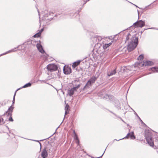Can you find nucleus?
I'll use <instances>...</instances> for the list:
<instances>
[{
  "label": "nucleus",
  "instance_id": "f257e3e1",
  "mask_svg": "<svg viewBox=\"0 0 158 158\" xmlns=\"http://www.w3.org/2000/svg\"><path fill=\"white\" fill-rule=\"evenodd\" d=\"M138 37L134 36L132 37L131 42L127 45V49L129 51H131L136 47L138 44Z\"/></svg>",
  "mask_w": 158,
  "mask_h": 158
},
{
  "label": "nucleus",
  "instance_id": "f03ea898",
  "mask_svg": "<svg viewBox=\"0 0 158 158\" xmlns=\"http://www.w3.org/2000/svg\"><path fill=\"white\" fill-rule=\"evenodd\" d=\"M145 137L148 144L151 147H153L154 143L152 139V134L150 131L146 130L145 131Z\"/></svg>",
  "mask_w": 158,
  "mask_h": 158
},
{
  "label": "nucleus",
  "instance_id": "7ed1b4c3",
  "mask_svg": "<svg viewBox=\"0 0 158 158\" xmlns=\"http://www.w3.org/2000/svg\"><path fill=\"white\" fill-rule=\"evenodd\" d=\"M97 77L95 76H93L91 77L89 80L87 82L85 86L83 89H84L87 87H89L91 86V84L95 82V81L96 80Z\"/></svg>",
  "mask_w": 158,
  "mask_h": 158
},
{
  "label": "nucleus",
  "instance_id": "20e7f679",
  "mask_svg": "<svg viewBox=\"0 0 158 158\" xmlns=\"http://www.w3.org/2000/svg\"><path fill=\"white\" fill-rule=\"evenodd\" d=\"M47 68L48 70L50 72L56 71L58 69L57 66L53 64H50L48 65Z\"/></svg>",
  "mask_w": 158,
  "mask_h": 158
},
{
  "label": "nucleus",
  "instance_id": "39448f33",
  "mask_svg": "<svg viewBox=\"0 0 158 158\" xmlns=\"http://www.w3.org/2000/svg\"><path fill=\"white\" fill-rule=\"evenodd\" d=\"M145 24V22L142 20H139L135 23L132 26L136 27H142Z\"/></svg>",
  "mask_w": 158,
  "mask_h": 158
},
{
  "label": "nucleus",
  "instance_id": "423d86ee",
  "mask_svg": "<svg viewBox=\"0 0 158 158\" xmlns=\"http://www.w3.org/2000/svg\"><path fill=\"white\" fill-rule=\"evenodd\" d=\"M80 86V84L74 87L73 88H72L69 91L68 93L69 95L70 96H72L74 94V92L75 91H77V89H78Z\"/></svg>",
  "mask_w": 158,
  "mask_h": 158
},
{
  "label": "nucleus",
  "instance_id": "0eeeda50",
  "mask_svg": "<svg viewBox=\"0 0 158 158\" xmlns=\"http://www.w3.org/2000/svg\"><path fill=\"white\" fill-rule=\"evenodd\" d=\"M130 138L131 139H135V136H134V132L133 131H131L130 133H128L127 134V136L121 139H119L118 140H116V139H115L114 140H116L117 141H119L120 140L126 138L128 139V138Z\"/></svg>",
  "mask_w": 158,
  "mask_h": 158
},
{
  "label": "nucleus",
  "instance_id": "6e6552de",
  "mask_svg": "<svg viewBox=\"0 0 158 158\" xmlns=\"http://www.w3.org/2000/svg\"><path fill=\"white\" fill-rule=\"evenodd\" d=\"M13 109L14 107L12 106H10L8 109L7 111L3 115H6L8 117L12 115Z\"/></svg>",
  "mask_w": 158,
  "mask_h": 158
},
{
  "label": "nucleus",
  "instance_id": "1a4fd4ad",
  "mask_svg": "<svg viewBox=\"0 0 158 158\" xmlns=\"http://www.w3.org/2000/svg\"><path fill=\"white\" fill-rule=\"evenodd\" d=\"M102 39V37L98 36H96L92 38V41L95 44H98L99 41L101 40Z\"/></svg>",
  "mask_w": 158,
  "mask_h": 158
},
{
  "label": "nucleus",
  "instance_id": "9d476101",
  "mask_svg": "<svg viewBox=\"0 0 158 158\" xmlns=\"http://www.w3.org/2000/svg\"><path fill=\"white\" fill-rule=\"evenodd\" d=\"M64 73L65 74H69L71 72V69L69 66H64L63 68Z\"/></svg>",
  "mask_w": 158,
  "mask_h": 158
},
{
  "label": "nucleus",
  "instance_id": "9b49d317",
  "mask_svg": "<svg viewBox=\"0 0 158 158\" xmlns=\"http://www.w3.org/2000/svg\"><path fill=\"white\" fill-rule=\"evenodd\" d=\"M101 97L103 99H109L110 100H111L113 98V96L112 95H109L108 94H106L104 95H103L101 96Z\"/></svg>",
  "mask_w": 158,
  "mask_h": 158
},
{
  "label": "nucleus",
  "instance_id": "f8f14e48",
  "mask_svg": "<svg viewBox=\"0 0 158 158\" xmlns=\"http://www.w3.org/2000/svg\"><path fill=\"white\" fill-rule=\"evenodd\" d=\"M41 156L43 158H46L48 157V154L46 148H44L42 150Z\"/></svg>",
  "mask_w": 158,
  "mask_h": 158
},
{
  "label": "nucleus",
  "instance_id": "ddd939ff",
  "mask_svg": "<svg viewBox=\"0 0 158 158\" xmlns=\"http://www.w3.org/2000/svg\"><path fill=\"white\" fill-rule=\"evenodd\" d=\"M36 47L37 49L40 52L42 53H44L45 52V51L44 50L41 44H37Z\"/></svg>",
  "mask_w": 158,
  "mask_h": 158
},
{
  "label": "nucleus",
  "instance_id": "4468645a",
  "mask_svg": "<svg viewBox=\"0 0 158 158\" xmlns=\"http://www.w3.org/2000/svg\"><path fill=\"white\" fill-rule=\"evenodd\" d=\"M153 64V62L150 61H146L144 62L142 64L143 65H145V66L148 65H151Z\"/></svg>",
  "mask_w": 158,
  "mask_h": 158
},
{
  "label": "nucleus",
  "instance_id": "2eb2a0df",
  "mask_svg": "<svg viewBox=\"0 0 158 158\" xmlns=\"http://www.w3.org/2000/svg\"><path fill=\"white\" fill-rule=\"evenodd\" d=\"M81 61V60H78L77 61L74 62L72 65V67L74 68H75L76 66L79 64Z\"/></svg>",
  "mask_w": 158,
  "mask_h": 158
},
{
  "label": "nucleus",
  "instance_id": "dca6fc26",
  "mask_svg": "<svg viewBox=\"0 0 158 158\" xmlns=\"http://www.w3.org/2000/svg\"><path fill=\"white\" fill-rule=\"evenodd\" d=\"M31 83H28L26 84H25L24 85H23V86H22V87L20 88L17 89V90L16 91H17L19 90L20 89H21L23 88H25L27 87H29L31 86Z\"/></svg>",
  "mask_w": 158,
  "mask_h": 158
},
{
  "label": "nucleus",
  "instance_id": "f3484780",
  "mask_svg": "<svg viewBox=\"0 0 158 158\" xmlns=\"http://www.w3.org/2000/svg\"><path fill=\"white\" fill-rule=\"evenodd\" d=\"M19 47V46H18L17 48H14V49H11V50H10L7 52H6L4 53H3V54H1L0 55V56H2L4 55H5V54H6L7 53H9L10 52H15L16 51V49L18 48Z\"/></svg>",
  "mask_w": 158,
  "mask_h": 158
},
{
  "label": "nucleus",
  "instance_id": "a211bd4d",
  "mask_svg": "<svg viewBox=\"0 0 158 158\" xmlns=\"http://www.w3.org/2000/svg\"><path fill=\"white\" fill-rule=\"evenodd\" d=\"M113 42V41H111V42L109 43L105 44H103V48L105 50L107 48L109 47L110 46L111 44Z\"/></svg>",
  "mask_w": 158,
  "mask_h": 158
},
{
  "label": "nucleus",
  "instance_id": "6ab92c4d",
  "mask_svg": "<svg viewBox=\"0 0 158 158\" xmlns=\"http://www.w3.org/2000/svg\"><path fill=\"white\" fill-rule=\"evenodd\" d=\"M69 106L68 104H67L65 107V115L69 112Z\"/></svg>",
  "mask_w": 158,
  "mask_h": 158
},
{
  "label": "nucleus",
  "instance_id": "aec40b11",
  "mask_svg": "<svg viewBox=\"0 0 158 158\" xmlns=\"http://www.w3.org/2000/svg\"><path fill=\"white\" fill-rule=\"evenodd\" d=\"M153 73L158 72V67H152L150 69Z\"/></svg>",
  "mask_w": 158,
  "mask_h": 158
},
{
  "label": "nucleus",
  "instance_id": "412c9836",
  "mask_svg": "<svg viewBox=\"0 0 158 158\" xmlns=\"http://www.w3.org/2000/svg\"><path fill=\"white\" fill-rule=\"evenodd\" d=\"M116 73V69H114L113 71H112L110 73V74H108V76H110L114 74H115Z\"/></svg>",
  "mask_w": 158,
  "mask_h": 158
},
{
  "label": "nucleus",
  "instance_id": "4be33fe9",
  "mask_svg": "<svg viewBox=\"0 0 158 158\" xmlns=\"http://www.w3.org/2000/svg\"><path fill=\"white\" fill-rule=\"evenodd\" d=\"M131 36V35L129 33H127V35L126 36V42L128 40L130 39V38Z\"/></svg>",
  "mask_w": 158,
  "mask_h": 158
},
{
  "label": "nucleus",
  "instance_id": "5701e85b",
  "mask_svg": "<svg viewBox=\"0 0 158 158\" xmlns=\"http://www.w3.org/2000/svg\"><path fill=\"white\" fill-rule=\"evenodd\" d=\"M73 132L74 134V139H75L76 141H77V140H79L77 134H76V133L75 132V131H73Z\"/></svg>",
  "mask_w": 158,
  "mask_h": 158
},
{
  "label": "nucleus",
  "instance_id": "b1692460",
  "mask_svg": "<svg viewBox=\"0 0 158 158\" xmlns=\"http://www.w3.org/2000/svg\"><path fill=\"white\" fill-rule=\"evenodd\" d=\"M41 35V34L38 32V33H37L35 34L34 35V37H39Z\"/></svg>",
  "mask_w": 158,
  "mask_h": 158
},
{
  "label": "nucleus",
  "instance_id": "393cba45",
  "mask_svg": "<svg viewBox=\"0 0 158 158\" xmlns=\"http://www.w3.org/2000/svg\"><path fill=\"white\" fill-rule=\"evenodd\" d=\"M143 58V55H140L139 56L138 58V60H142Z\"/></svg>",
  "mask_w": 158,
  "mask_h": 158
},
{
  "label": "nucleus",
  "instance_id": "a878e982",
  "mask_svg": "<svg viewBox=\"0 0 158 158\" xmlns=\"http://www.w3.org/2000/svg\"><path fill=\"white\" fill-rule=\"evenodd\" d=\"M16 91H15V94L14 95V97H13V102H12V105L11 106H12L13 105V104H14L15 103V95H16Z\"/></svg>",
  "mask_w": 158,
  "mask_h": 158
},
{
  "label": "nucleus",
  "instance_id": "bb28decb",
  "mask_svg": "<svg viewBox=\"0 0 158 158\" xmlns=\"http://www.w3.org/2000/svg\"><path fill=\"white\" fill-rule=\"evenodd\" d=\"M3 119V118H0V125L4 123Z\"/></svg>",
  "mask_w": 158,
  "mask_h": 158
},
{
  "label": "nucleus",
  "instance_id": "cd10ccee",
  "mask_svg": "<svg viewBox=\"0 0 158 158\" xmlns=\"http://www.w3.org/2000/svg\"><path fill=\"white\" fill-rule=\"evenodd\" d=\"M9 118L8 119V120L10 122H12L13 121V120L12 117V115L10 116H9Z\"/></svg>",
  "mask_w": 158,
  "mask_h": 158
},
{
  "label": "nucleus",
  "instance_id": "c85d7f7f",
  "mask_svg": "<svg viewBox=\"0 0 158 158\" xmlns=\"http://www.w3.org/2000/svg\"><path fill=\"white\" fill-rule=\"evenodd\" d=\"M76 143L77 146L80 145V141L79 140H78L76 141Z\"/></svg>",
  "mask_w": 158,
  "mask_h": 158
},
{
  "label": "nucleus",
  "instance_id": "c756f323",
  "mask_svg": "<svg viewBox=\"0 0 158 158\" xmlns=\"http://www.w3.org/2000/svg\"><path fill=\"white\" fill-rule=\"evenodd\" d=\"M139 118L141 122V123L146 126V124L143 122V121L141 120V119Z\"/></svg>",
  "mask_w": 158,
  "mask_h": 158
},
{
  "label": "nucleus",
  "instance_id": "7c9ffc66",
  "mask_svg": "<svg viewBox=\"0 0 158 158\" xmlns=\"http://www.w3.org/2000/svg\"><path fill=\"white\" fill-rule=\"evenodd\" d=\"M43 28L41 29L39 31V32L40 33V34H41V32L43 31Z\"/></svg>",
  "mask_w": 158,
  "mask_h": 158
},
{
  "label": "nucleus",
  "instance_id": "2f4dec72",
  "mask_svg": "<svg viewBox=\"0 0 158 158\" xmlns=\"http://www.w3.org/2000/svg\"><path fill=\"white\" fill-rule=\"evenodd\" d=\"M139 64V63H137V64H135V65L134 66V67H135L136 66L138 65Z\"/></svg>",
  "mask_w": 158,
  "mask_h": 158
},
{
  "label": "nucleus",
  "instance_id": "473e14b6",
  "mask_svg": "<svg viewBox=\"0 0 158 158\" xmlns=\"http://www.w3.org/2000/svg\"><path fill=\"white\" fill-rule=\"evenodd\" d=\"M103 154H104V153H103V154L102 155V156H100L98 157H94V158H100V157H102V156L103 155Z\"/></svg>",
  "mask_w": 158,
  "mask_h": 158
},
{
  "label": "nucleus",
  "instance_id": "72a5a7b5",
  "mask_svg": "<svg viewBox=\"0 0 158 158\" xmlns=\"http://www.w3.org/2000/svg\"><path fill=\"white\" fill-rule=\"evenodd\" d=\"M87 155H88L91 158H94V157H93L92 156H91L90 155H88V154H87Z\"/></svg>",
  "mask_w": 158,
  "mask_h": 158
},
{
  "label": "nucleus",
  "instance_id": "f704fd0d",
  "mask_svg": "<svg viewBox=\"0 0 158 158\" xmlns=\"http://www.w3.org/2000/svg\"><path fill=\"white\" fill-rule=\"evenodd\" d=\"M149 29H156V28H154V27H151V28H150Z\"/></svg>",
  "mask_w": 158,
  "mask_h": 158
},
{
  "label": "nucleus",
  "instance_id": "c9c22d12",
  "mask_svg": "<svg viewBox=\"0 0 158 158\" xmlns=\"http://www.w3.org/2000/svg\"><path fill=\"white\" fill-rule=\"evenodd\" d=\"M131 3V4H133V5H134V6H135L136 7H138L137 6H136V5H135V4H133V3Z\"/></svg>",
  "mask_w": 158,
  "mask_h": 158
},
{
  "label": "nucleus",
  "instance_id": "e433bc0d",
  "mask_svg": "<svg viewBox=\"0 0 158 158\" xmlns=\"http://www.w3.org/2000/svg\"><path fill=\"white\" fill-rule=\"evenodd\" d=\"M133 111H134V112L135 113V114H136L137 115V114L133 110Z\"/></svg>",
  "mask_w": 158,
  "mask_h": 158
},
{
  "label": "nucleus",
  "instance_id": "4c0bfd02",
  "mask_svg": "<svg viewBox=\"0 0 158 158\" xmlns=\"http://www.w3.org/2000/svg\"><path fill=\"white\" fill-rule=\"evenodd\" d=\"M40 143V149L41 148V143Z\"/></svg>",
  "mask_w": 158,
  "mask_h": 158
},
{
  "label": "nucleus",
  "instance_id": "58836bf2",
  "mask_svg": "<svg viewBox=\"0 0 158 158\" xmlns=\"http://www.w3.org/2000/svg\"><path fill=\"white\" fill-rule=\"evenodd\" d=\"M34 141H36V142H39V141L37 140H34Z\"/></svg>",
  "mask_w": 158,
  "mask_h": 158
},
{
  "label": "nucleus",
  "instance_id": "ea45409f",
  "mask_svg": "<svg viewBox=\"0 0 158 158\" xmlns=\"http://www.w3.org/2000/svg\"><path fill=\"white\" fill-rule=\"evenodd\" d=\"M82 150L84 151V152L85 153H86V152H85V151H84V150H83H83Z\"/></svg>",
  "mask_w": 158,
  "mask_h": 158
},
{
  "label": "nucleus",
  "instance_id": "a19ab883",
  "mask_svg": "<svg viewBox=\"0 0 158 158\" xmlns=\"http://www.w3.org/2000/svg\"><path fill=\"white\" fill-rule=\"evenodd\" d=\"M137 11H138V15H139V11H138V10H137Z\"/></svg>",
  "mask_w": 158,
  "mask_h": 158
},
{
  "label": "nucleus",
  "instance_id": "79ce46f5",
  "mask_svg": "<svg viewBox=\"0 0 158 158\" xmlns=\"http://www.w3.org/2000/svg\"><path fill=\"white\" fill-rule=\"evenodd\" d=\"M37 9L38 12L39 13V10H38V9Z\"/></svg>",
  "mask_w": 158,
  "mask_h": 158
},
{
  "label": "nucleus",
  "instance_id": "37998d69",
  "mask_svg": "<svg viewBox=\"0 0 158 158\" xmlns=\"http://www.w3.org/2000/svg\"><path fill=\"white\" fill-rule=\"evenodd\" d=\"M137 115V116L138 117H139V116L138 115Z\"/></svg>",
  "mask_w": 158,
  "mask_h": 158
},
{
  "label": "nucleus",
  "instance_id": "c03bdc74",
  "mask_svg": "<svg viewBox=\"0 0 158 158\" xmlns=\"http://www.w3.org/2000/svg\"><path fill=\"white\" fill-rule=\"evenodd\" d=\"M137 115V116L138 117H139V116L138 115Z\"/></svg>",
  "mask_w": 158,
  "mask_h": 158
},
{
  "label": "nucleus",
  "instance_id": "a18cd8bd",
  "mask_svg": "<svg viewBox=\"0 0 158 158\" xmlns=\"http://www.w3.org/2000/svg\"><path fill=\"white\" fill-rule=\"evenodd\" d=\"M137 115V116L138 117H139V116L138 115Z\"/></svg>",
  "mask_w": 158,
  "mask_h": 158
},
{
  "label": "nucleus",
  "instance_id": "49530a36",
  "mask_svg": "<svg viewBox=\"0 0 158 158\" xmlns=\"http://www.w3.org/2000/svg\"><path fill=\"white\" fill-rule=\"evenodd\" d=\"M43 140H40V141H43Z\"/></svg>",
  "mask_w": 158,
  "mask_h": 158
},
{
  "label": "nucleus",
  "instance_id": "de8ad7c7",
  "mask_svg": "<svg viewBox=\"0 0 158 158\" xmlns=\"http://www.w3.org/2000/svg\"><path fill=\"white\" fill-rule=\"evenodd\" d=\"M46 15H46H47V16H48V15Z\"/></svg>",
  "mask_w": 158,
  "mask_h": 158
},
{
  "label": "nucleus",
  "instance_id": "09e8293b",
  "mask_svg": "<svg viewBox=\"0 0 158 158\" xmlns=\"http://www.w3.org/2000/svg\"><path fill=\"white\" fill-rule=\"evenodd\" d=\"M105 151H106V150H105ZM105 152V151H104ZM105 152H104L103 153H104Z\"/></svg>",
  "mask_w": 158,
  "mask_h": 158
}]
</instances>
